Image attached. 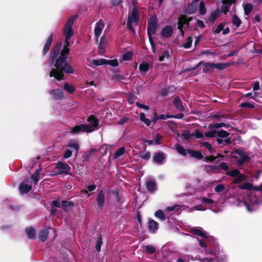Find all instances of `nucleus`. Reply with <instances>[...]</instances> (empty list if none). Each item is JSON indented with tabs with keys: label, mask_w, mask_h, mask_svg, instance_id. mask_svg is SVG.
<instances>
[{
	"label": "nucleus",
	"mask_w": 262,
	"mask_h": 262,
	"mask_svg": "<svg viewBox=\"0 0 262 262\" xmlns=\"http://www.w3.org/2000/svg\"><path fill=\"white\" fill-rule=\"evenodd\" d=\"M76 16L69 18L63 28V34L65 36L64 46L60 52V56L57 58L61 46V42L57 45L50 53L49 66L52 67L50 72V77H54L57 80L63 79V73L73 74L74 70L67 62L66 60L69 53V47L70 45L69 39L73 35L72 26L76 19Z\"/></svg>",
	"instance_id": "obj_1"
},
{
	"label": "nucleus",
	"mask_w": 262,
	"mask_h": 262,
	"mask_svg": "<svg viewBox=\"0 0 262 262\" xmlns=\"http://www.w3.org/2000/svg\"><path fill=\"white\" fill-rule=\"evenodd\" d=\"M192 232L199 236L196 237L199 247L190 250L195 255V260L198 262H227V256L212 242V237L206 236L200 228L192 229Z\"/></svg>",
	"instance_id": "obj_2"
},
{
	"label": "nucleus",
	"mask_w": 262,
	"mask_h": 262,
	"mask_svg": "<svg viewBox=\"0 0 262 262\" xmlns=\"http://www.w3.org/2000/svg\"><path fill=\"white\" fill-rule=\"evenodd\" d=\"M240 189L250 190L246 194L233 196L235 201H232V198L227 197L229 202L237 206H244L247 211L252 212L262 205V186L253 187L250 183H245L238 186Z\"/></svg>",
	"instance_id": "obj_3"
},
{
	"label": "nucleus",
	"mask_w": 262,
	"mask_h": 262,
	"mask_svg": "<svg viewBox=\"0 0 262 262\" xmlns=\"http://www.w3.org/2000/svg\"><path fill=\"white\" fill-rule=\"evenodd\" d=\"M89 124H80L73 127L70 133L77 135L82 133H91L98 128V120L94 116H91L88 118Z\"/></svg>",
	"instance_id": "obj_4"
},
{
	"label": "nucleus",
	"mask_w": 262,
	"mask_h": 262,
	"mask_svg": "<svg viewBox=\"0 0 262 262\" xmlns=\"http://www.w3.org/2000/svg\"><path fill=\"white\" fill-rule=\"evenodd\" d=\"M138 20L139 15L138 12L135 9H134L132 11L131 14L128 17L127 22V27L128 29L134 32L133 25L136 26L137 25L138 23Z\"/></svg>",
	"instance_id": "obj_5"
},
{
	"label": "nucleus",
	"mask_w": 262,
	"mask_h": 262,
	"mask_svg": "<svg viewBox=\"0 0 262 262\" xmlns=\"http://www.w3.org/2000/svg\"><path fill=\"white\" fill-rule=\"evenodd\" d=\"M191 20V18L189 17H187L185 15H181L179 17L178 23V29L180 30V31L181 33V35L182 36L184 35V31H183V29L186 28L188 27V23Z\"/></svg>",
	"instance_id": "obj_6"
},
{
	"label": "nucleus",
	"mask_w": 262,
	"mask_h": 262,
	"mask_svg": "<svg viewBox=\"0 0 262 262\" xmlns=\"http://www.w3.org/2000/svg\"><path fill=\"white\" fill-rule=\"evenodd\" d=\"M157 27V19L155 16L151 17L148 22L147 34L148 36L156 33Z\"/></svg>",
	"instance_id": "obj_7"
},
{
	"label": "nucleus",
	"mask_w": 262,
	"mask_h": 262,
	"mask_svg": "<svg viewBox=\"0 0 262 262\" xmlns=\"http://www.w3.org/2000/svg\"><path fill=\"white\" fill-rule=\"evenodd\" d=\"M55 169L58 171L54 174H68L70 171L69 165L62 162L59 161L56 165Z\"/></svg>",
	"instance_id": "obj_8"
},
{
	"label": "nucleus",
	"mask_w": 262,
	"mask_h": 262,
	"mask_svg": "<svg viewBox=\"0 0 262 262\" xmlns=\"http://www.w3.org/2000/svg\"><path fill=\"white\" fill-rule=\"evenodd\" d=\"M32 189V182L29 178L26 179L22 182L19 186V190L21 194L27 193Z\"/></svg>",
	"instance_id": "obj_9"
},
{
	"label": "nucleus",
	"mask_w": 262,
	"mask_h": 262,
	"mask_svg": "<svg viewBox=\"0 0 262 262\" xmlns=\"http://www.w3.org/2000/svg\"><path fill=\"white\" fill-rule=\"evenodd\" d=\"M104 26L105 24L102 19H99V20L96 24L94 29V33L97 40H98L99 37L101 34Z\"/></svg>",
	"instance_id": "obj_10"
},
{
	"label": "nucleus",
	"mask_w": 262,
	"mask_h": 262,
	"mask_svg": "<svg viewBox=\"0 0 262 262\" xmlns=\"http://www.w3.org/2000/svg\"><path fill=\"white\" fill-rule=\"evenodd\" d=\"M211 194H208V197H203L201 198L202 203L206 206V207L209 208L212 206H215L217 204V202L211 199Z\"/></svg>",
	"instance_id": "obj_11"
},
{
	"label": "nucleus",
	"mask_w": 262,
	"mask_h": 262,
	"mask_svg": "<svg viewBox=\"0 0 262 262\" xmlns=\"http://www.w3.org/2000/svg\"><path fill=\"white\" fill-rule=\"evenodd\" d=\"M173 32V28L171 26H166L161 31V34L162 37L169 38L172 35Z\"/></svg>",
	"instance_id": "obj_12"
},
{
	"label": "nucleus",
	"mask_w": 262,
	"mask_h": 262,
	"mask_svg": "<svg viewBox=\"0 0 262 262\" xmlns=\"http://www.w3.org/2000/svg\"><path fill=\"white\" fill-rule=\"evenodd\" d=\"M49 93L52 95L53 98L56 100L62 99L64 97L63 91L60 89L51 90Z\"/></svg>",
	"instance_id": "obj_13"
},
{
	"label": "nucleus",
	"mask_w": 262,
	"mask_h": 262,
	"mask_svg": "<svg viewBox=\"0 0 262 262\" xmlns=\"http://www.w3.org/2000/svg\"><path fill=\"white\" fill-rule=\"evenodd\" d=\"M235 1L236 0H222L223 5L221 8V11L225 14H227L230 6L233 4Z\"/></svg>",
	"instance_id": "obj_14"
},
{
	"label": "nucleus",
	"mask_w": 262,
	"mask_h": 262,
	"mask_svg": "<svg viewBox=\"0 0 262 262\" xmlns=\"http://www.w3.org/2000/svg\"><path fill=\"white\" fill-rule=\"evenodd\" d=\"M51 230H52L51 228H46L40 230L38 235L39 240L42 242H45L48 236L49 231Z\"/></svg>",
	"instance_id": "obj_15"
},
{
	"label": "nucleus",
	"mask_w": 262,
	"mask_h": 262,
	"mask_svg": "<svg viewBox=\"0 0 262 262\" xmlns=\"http://www.w3.org/2000/svg\"><path fill=\"white\" fill-rule=\"evenodd\" d=\"M165 157L166 155L164 153L162 152H159L154 155L153 160L154 162L157 164H163Z\"/></svg>",
	"instance_id": "obj_16"
},
{
	"label": "nucleus",
	"mask_w": 262,
	"mask_h": 262,
	"mask_svg": "<svg viewBox=\"0 0 262 262\" xmlns=\"http://www.w3.org/2000/svg\"><path fill=\"white\" fill-rule=\"evenodd\" d=\"M53 38V34L52 33L49 36L43 48V54L45 55L49 51Z\"/></svg>",
	"instance_id": "obj_17"
},
{
	"label": "nucleus",
	"mask_w": 262,
	"mask_h": 262,
	"mask_svg": "<svg viewBox=\"0 0 262 262\" xmlns=\"http://www.w3.org/2000/svg\"><path fill=\"white\" fill-rule=\"evenodd\" d=\"M146 187L150 192H154L156 189V184L154 180L148 179L146 182Z\"/></svg>",
	"instance_id": "obj_18"
},
{
	"label": "nucleus",
	"mask_w": 262,
	"mask_h": 262,
	"mask_svg": "<svg viewBox=\"0 0 262 262\" xmlns=\"http://www.w3.org/2000/svg\"><path fill=\"white\" fill-rule=\"evenodd\" d=\"M139 71L142 75H145L149 69V64L145 61L140 64L139 67Z\"/></svg>",
	"instance_id": "obj_19"
},
{
	"label": "nucleus",
	"mask_w": 262,
	"mask_h": 262,
	"mask_svg": "<svg viewBox=\"0 0 262 262\" xmlns=\"http://www.w3.org/2000/svg\"><path fill=\"white\" fill-rule=\"evenodd\" d=\"M173 104L178 111H183L184 110V107L179 97H176L174 98Z\"/></svg>",
	"instance_id": "obj_20"
},
{
	"label": "nucleus",
	"mask_w": 262,
	"mask_h": 262,
	"mask_svg": "<svg viewBox=\"0 0 262 262\" xmlns=\"http://www.w3.org/2000/svg\"><path fill=\"white\" fill-rule=\"evenodd\" d=\"M148 227L151 232H155L158 229V223L153 220L148 221Z\"/></svg>",
	"instance_id": "obj_21"
},
{
	"label": "nucleus",
	"mask_w": 262,
	"mask_h": 262,
	"mask_svg": "<svg viewBox=\"0 0 262 262\" xmlns=\"http://www.w3.org/2000/svg\"><path fill=\"white\" fill-rule=\"evenodd\" d=\"M104 194L102 190H101L98 194L97 197V203L98 206L101 208L103 206L104 202Z\"/></svg>",
	"instance_id": "obj_22"
},
{
	"label": "nucleus",
	"mask_w": 262,
	"mask_h": 262,
	"mask_svg": "<svg viewBox=\"0 0 262 262\" xmlns=\"http://www.w3.org/2000/svg\"><path fill=\"white\" fill-rule=\"evenodd\" d=\"M187 154L191 157H193L196 159H201L203 158V156L201 152L199 151H195L191 149L187 150Z\"/></svg>",
	"instance_id": "obj_23"
},
{
	"label": "nucleus",
	"mask_w": 262,
	"mask_h": 262,
	"mask_svg": "<svg viewBox=\"0 0 262 262\" xmlns=\"http://www.w3.org/2000/svg\"><path fill=\"white\" fill-rule=\"evenodd\" d=\"M238 153L239 154L240 157L237 159L236 163L238 166H240L247 161L249 159V157L244 154L243 151L241 152H238Z\"/></svg>",
	"instance_id": "obj_24"
},
{
	"label": "nucleus",
	"mask_w": 262,
	"mask_h": 262,
	"mask_svg": "<svg viewBox=\"0 0 262 262\" xmlns=\"http://www.w3.org/2000/svg\"><path fill=\"white\" fill-rule=\"evenodd\" d=\"M251 144L252 145H256V147H254V148L256 150H261V145H262V142L260 140H259L257 138H253L251 140Z\"/></svg>",
	"instance_id": "obj_25"
},
{
	"label": "nucleus",
	"mask_w": 262,
	"mask_h": 262,
	"mask_svg": "<svg viewBox=\"0 0 262 262\" xmlns=\"http://www.w3.org/2000/svg\"><path fill=\"white\" fill-rule=\"evenodd\" d=\"M105 37L102 36L100 38V43L98 45V51L100 54L103 55L104 53V46H105Z\"/></svg>",
	"instance_id": "obj_26"
},
{
	"label": "nucleus",
	"mask_w": 262,
	"mask_h": 262,
	"mask_svg": "<svg viewBox=\"0 0 262 262\" xmlns=\"http://www.w3.org/2000/svg\"><path fill=\"white\" fill-rule=\"evenodd\" d=\"M243 6L245 15H248L251 11L253 10V6L250 3L243 4Z\"/></svg>",
	"instance_id": "obj_27"
},
{
	"label": "nucleus",
	"mask_w": 262,
	"mask_h": 262,
	"mask_svg": "<svg viewBox=\"0 0 262 262\" xmlns=\"http://www.w3.org/2000/svg\"><path fill=\"white\" fill-rule=\"evenodd\" d=\"M180 208V206L178 205L171 207H167L165 209V211L166 214L170 216L171 215V214L170 213V212L172 211L176 212L179 210Z\"/></svg>",
	"instance_id": "obj_28"
},
{
	"label": "nucleus",
	"mask_w": 262,
	"mask_h": 262,
	"mask_svg": "<svg viewBox=\"0 0 262 262\" xmlns=\"http://www.w3.org/2000/svg\"><path fill=\"white\" fill-rule=\"evenodd\" d=\"M213 69V63L207 62L204 64L203 70L204 72L209 73L212 71Z\"/></svg>",
	"instance_id": "obj_29"
},
{
	"label": "nucleus",
	"mask_w": 262,
	"mask_h": 262,
	"mask_svg": "<svg viewBox=\"0 0 262 262\" xmlns=\"http://www.w3.org/2000/svg\"><path fill=\"white\" fill-rule=\"evenodd\" d=\"M26 232L28 237L30 239H34L35 237V231L34 229L32 227L27 228L26 229Z\"/></svg>",
	"instance_id": "obj_30"
},
{
	"label": "nucleus",
	"mask_w": 262,
	"mask_h": 262,
	"mask_svg": "<svg viewBox=\"0 0 262 262\" xmlns=\"http://www.w3.org/2000/svg\"><path fill=\"white\" fill-rule=\"evenodd\" d=\"M190 259L194 260L195 256H191L190 255H185L182 257L178 259L177 262H188Z\"/></svg>",
	"instance_id": "obj_31"
},
{
	"label": "nucleus",
	"mask_w": 262,
	"mask_h": 262,
	"mask_svg": "<svg viewBox=\"0 0 262 262\" xmlns=\"http://www.w3.org/2000/svg\"><path fill=\"white\" fill-rule=\"evenodd\" d=\"M243 97L246 98H250L251 99H254L257 102H259V101L258 100V93L257 92H254V93H248L245 94L243 95Z\"/></svg>",
	"instance_id": "obj_32"
},
{
	"label": "nucleus",
	"mask_w": 262,
	"mask_h": 262,
	"mask_svg": "<svg viewBox=\"0 0 262 262\" xmlns=\"http://www.w3.org/2000/svg\"><path fill=\"white\" fill-rule=\"evenodd\" d=\"M175 148L179 153L183 156H186L187 154V150H186L185 148L180 145L179 144H176L175 145Z\"/></svg>",
	"instance_id": "obj_33"
},
{
	"label": "nucleus",
	"mask_w": 262,
	"mask_h": 262,
	"mask_svg": "<svg viewBox=\"0 0 262 262\" xmlns=\"http://www.w3.org/2000/svg\"><path fill=\"white\" fill-rule=\"evenodd\" d=\"M140 120L144 122L145 125L147 126L151 124V121L145 117V114L142 113L140 114Z\"/></svg>",
	"instance_id": "obj_34"
},
{
	"label": "nucleus",
	"mask_w": 262,
	"mask_h": 262,
	"mask_svg": "<svg viewBox=\"0 0 262 262\" xmlns=\"http://www.w3.org/2000/svg\"><path fill=\"white\" fill-rule=\"evenodd\" d=\"M229 64L226 63H213L214 68L219 70H223L229 66Z\"/></svg>",
	"instance_id": "obj_35"
},
{
	"label": "nucleus",
	"mask_w": 262,
	"mask_h": 262,
	"mask_svg": "<svg viewBox=\"0 0 262 262\" xmlns=\"http://www.w3.org/2000/svg\"><path fill=\"white\" fill-rule=\"evenodd\" d=\"M192 37L190 36L188 37L183 44V47L185 49H189L191 47L192 43Z\"/></svg>",
	"instance_id": "obj_36"
},
{
	"label": "nucleus",
	"mask_w": 262,
	"mask_h": 262,
	"mask_svg": "<svg viewBox=\"0 0 262 262\" xmlns=\"http://www.w3.org/2000/svg\"><path fill=\"white\" fill-rule=\"evenodd\" d=\"M256 104L253 102H245L240 104L241 107H247L253 108L255 107Z\"/></svg>",
	"instance_id": "obj_37"
},
{
	"label": "nucleus",
	"mask_w": 262,
	"mask_h": 262,
	"mask_svg": "<svg viewBox=\"0 0 262 262\" xmlns=\"http://www.w3.org/2000/svg\"><path fill=\"white\" fill-rule=\"evenodd\" d=\"M92 63L97 66L105 65L106 63V59L104 58L94 59L92 61Z\"/></svg>",
	"instance_id": "obj_38"
},
{
	"label": "nucleus",
	"mask_w": 262,
	"mask_h": 262,
	"mask_svg": "<svg viewBox=\"0 0 262 262\" xmlns=\"http://www.w3.org/2000/svg\"><path fill=\"white\" fill-rule=\"evenodd\" d=\"M155 215L157 217L160 219L162 221L165 220V215L163 211L162 210H157L155 212Z\"/></svg>",
	"instance_id": "obj_39"
},
{
	"label": "nucleus",
	"mask_w": 262,
	"mask_h": 262,
	"mask_svg": "<svg viewBox=\"0 0 262 262\" xmlns=\"http://www.w3.org/2000/svg\"><path fill=\"white\" fill-rule=\"evenodd\" d=\"M125 152V148L124 147H121L118 150H117L114 154V158L117 159L122 156Z\"/></svg>",
	"instance_id": "obj_40"
},
{
	"label": "nucleus",
	"mask_w": 262,
	"mask_h": 262,
	"mask_svg": "<svg viewBox=\"0 0 262 262\" xmlns=\"http://www.w3.org/2000/svg\"><path fill=\"white\" fill-rule=\"evenodd\" d=\"M232 23L233 25L235 26L236 28H237L240 26L241 21L236 15H233L232 17Z\"/></svg>",
	"instance_id": "obj_41"
},
{
	"label": "nucleus",
	"mask_w": 262,
	"mask_h": 262,
	"mask_svg": "<svg viewBox=\"0 0 262 262\" xmlns=\"http://www.w3.org/2000/svg\"><path fill=\"white\" fill-rule=\"evenodd\" d=\"M230 134L224 130H216V137H219L221 138H227L229 136Z\"/></svg>",
	"instance_id": "obj_42"
},
{
	"label": "nucleus",
	"mask_w": 262,
	"mask_h": 262,
	"mask_svg": "<svg viewBox=\"0 0 262 262\" xmlns=\"http://www.w3.org/2000/svg\"><path fill=\"white\" fill-rule=\"evenodd\" d=\"M105 64L109 65L113 67H116L118 66L119 63H118V61L117 59H112V60L106 59Z\"/></svg>",
	"instance_id": "obj_43"
},
{
	"label": "nucleus",
	"mask_w": 262,
	"mask_h": 262,
	"mask_svg": "<svg viewBox=\"0 0 262 262\" xmlns=\"http://www.w3.org/2000/svg\"><path fill=\"white\" fill-rule=\"evenodd\" d=\"M64 89L70 94L73 93L75 90V87L73 85L67 83H64Z\"/></svg>",
	"instance_id": "obj_44"
},
{
	"label": "nucleus",
	"mask_w": 262,
	"mask_h": 262,
	"mask_svg": "<svg viewBox=\"0 0 262 262\" xmlns=\"http://www.w3.org/2000/svg\"><path fill=\"white\" fill-rule=\"evenodd\" d=\"M31 179L33 180L35 184H36L39 180V170H36L35 172L32 174Z\"/></svg>",
	"instance_id": "obj_45"
},
{
	"label": "nucleus",
	"mask_w": 262,
	"mask_h": 262,
	"mask_svg": "<svg viewBox=\"0 0 262 262\" xmlns=\"http://www.w3.org/2000/svg\"><path fill=\"white\" fill-rule=\"evenodd\" d=\"M68 146L71 148H73L76 150H78L79 149V145L77 142L74 140L69 141Z\"/></svg>",
	"instance_id": "obj_46"
},
{
	"label": "nucleus",
	"mask_w": 262,
	"mask_h": 262,
	"mask_svg": "<svg viewBox=\"0 0 262 262\" xmlns=\"http://www.w3.org/2000/svg\"><path fill=\"white\" fill-rule=\"evenodd\" d=\"M218 17V13L217 12L214 11L211 13L210 16L208 18V20L211 23H213L215 19Z\"/></svg>",
	"instance_id": "obj_47"
},
{
	"label": "nucleus",
	"mask_w": 262,
	"mask_h": 262,
	"mask_svg": "<svg viewBox=\"0 0 262 262\" xmlns=\"http://www.w3.org/2000/svg\"><path fill=\"white\" fill-rule=\"evenodd\" d=\"M225 189V185L223 184H220L216 185L214 188V191L219 193L224 191Z\"/></svg>",
	"instance_id": "obj_48"
},
{
	"label": "nucleus",
	"mask_w": 262,
	"mask_h": 262,
	"mask_svg": "<svg viewBox=\"0 0 262 262\" xmlns=\"http://www.w3.org/2000/svg\"><path fill=\"white\" fill-rule=\"evenodd\" d=\"M199 12H200V13L202 15L205 14L206 12V8L205 6V3L203 1H201L200 3Z\"/></svg>",
	"instance_id": "obj_49"
},
{
	"label": "nucleus",
	"mask_w": 262,
	"mask_h": 262,
	"mask_svg": "<svg viewBox=\"0 0 262 262\" xmlns=\"http://www.w3.org/2000/svg\"><path fill=\"white\" fill-rule=\"evenodd\" d=\"M246 178H247V177L245 175H244L243 174H241V173H240V172H239V174L235 178L234 181H235V182L239 183V182L245 180L246 179Z\"/></svg>",
	"instance_id": "obj_50"
},
{
	"label": "nucleus",
	"mask_w": 262,
	"mask_h": 262,
	"mask_svg": "<svg viewBox=\"0 0 262 262\" xmlns=\"http://www.w3.org/2000/svg\"><path fill=\"white\" fill-rule=\"evenodd\" d=\"M132 58V54L130 52L125 53L122 57L123 61L130 60Z\"/></svg>",
	"instance_id": "obj_51"
},
{
	"label": "nucleus",
	"mask_w": 262,
	"mask_h": 262,
	"mask_svg": "<svg viewBox=\"0 0 262 262\" xmlns=\"http://www.w3.org/2000/svg\"><path fill=\"white\" fill-rule=\"evenodd\" d=\"M150 156H151V154H150V152L149 151H147V152L143 151V152H141V154H140V157L144 160H147L149 159V158H150Z\"/></svg>",
	"instance_id": "obj_52"
},
{
	"label": "nucleus",
	"mask_w": 262,
	"mask_h": 262,
	"mask_svg": "<svg viewBox=\"0 0 262 262\" xmlns=\"http://www.w3.org/2000/svg\"><path fill=\"white\" fill-rule=\"evenodd\" d=\"M73 203L71 202L68 201H63L62 202V208L63 209L66 211H68V207L70 206H73Z\"/></svg>",
	"instance_id": "obj_53"
},
{
	"label": "nucleus",
	"mask_w": 262,
	"mask_h": 262,
	"mask_svg": "<svg viewBox=\"0 0 262 262\" xmlns=\"http://www.w3.org/2000/svg\"><path fill=\"white\" fill-rule=\"evenodd\" d=\"M102 244V242L101 236L99 235V236L98 237V239L96 245V249L98 252H99L100 251Z\"/></svg>",
	"instance_id": "obj_54"
},
{
	"label": "nucleus",
	"mask_w": 262,
	"mask_h": 262,
	"mask_svg": "<svg viewBox=\"0 0 262 262\" xmlns=\"http://www.w3.org/2000/svg\"><path fill=\"white\" fill-rule=\"evenodd\" d=\"M239 171L238 169H234L227 172V174L232 177H235L239 174Z\"/></svg>",
	"instance_id": "obj_55"
},
{
	"label": "nucleus",
	"mask_w": 262,
	"mask_h": 262,
	"mask_svg": "<svg viewBox=\"0 0 262 262\" xmlns=\"http://www.w3.org/2000/svg\"><path fill=\"white\" fill-rule=\"evenodd\" d=\"M145 249L146 252L150 254H153L155 252V250H156L154 246H151V245L146 246L145 247Z\"/></svg>",
	"instance_id": "obj_56"
},
{
	"label": "nucleus",
	"mask_w": 262,
	"mask_h": 262,
	"mask_svg": "<svg viewBox=\"0 0 262 262\" xmlns=\"http://www.w3.org/2000/svg\"><path fill=\"white\" fill-rule=\"evenodd\" d=\"M204 146L209 150V151L210 152V153H212L214 152V148L212 147V145L208 142H204L203 143Z\"/></svg>",
	"instance_id": "obj_57"
},
{
	"label": "nucleus",
	"mask_w": 262,
	"mask_h": 262,
	"mask_svg": "<svg viewBox=\"0 0 262 262\" xmlns=\"http://www.w3.org/2000/svg\"><path fill=\"white\" fill-rule=\"evenodd\" d=\"M182 136L184 138V139H185L186 140H188L192 136V135H191L190 134L189 130H184L182 133Z\"/></svg>",
	"instance_id": "obj_58"
},
{
	"label": "nucleus",
	"mask_w": 262,
	"mask_h": 262,
	"mask_svg": "<svg viewBox=\"0 0 262 262\" xmlns=\"http://www.w3.org/2000/svg\"><path fill=\"white\" fill-rule=\"evenodd\" d=\"M216 137V130H210L205 134V137Z\"/></svg>",
	"instance_id": "obj_59"
},
{
	"label": "nucleus",
	"mask_w": 262,
	"mask_h": 262,
	"mask_svg": "<svg viewBox=\"0 0 262 262\" xmlns=\"http://www.w3.org/2000/svg\"><path fill=\"white\" fill-rule=\"evenodd\" d=\"M109 149V146L107 145H103L100 146L99 150L100 152L103 154L105 155L107 150Z\"/></svg>",
	"instance_id": "obj_60"
},
{
	"label": "nucleus",
	"mask_w": 262,
	"mask_h": 262,
	"mask_svg": "<svg viewBox=\"0 0 262 262\" xmlns=\"http://www.w3.org/2000/svg\"><path fill=\"white\" fill-rule=\"evenodd\" d=\"M192 136H195L197 138H202L205 137V134L204 135L198 129L195 130L194 133Z\"/></svg>",
	"instance_id": "obj_61"
},
{
	"label": "nucleus",
	"mask_w": 262,
	"mask_h": 262,
	"mask_svg": "<svg viewBox=\"0 0 262 262\" xmlns=\"http://www.w3.org/2000/svg\"><path fill=\"white\" fill-rule=\"evenodd\" d=\"M195 9V7L193 4H191L188 6L186 11L188 13H192Z\"/></svg>",
	"instance_id": "obj_62"
},
{
	"label": "nucleus",
	"mask_w": 262,
	"mask_h": 262,
	"mask_svg": "<svg viewBox=\"0 0 262 262\" xmlns=\"http://www.w3.org/2000/svg\"><path fill=\"white\" fill-rule=\"evenodd\" d=\"M204 205L202 203V204L195 206L193 207V208L194 210H200V211L205 210L207 209V207H204Z\"/></svg>",
	"instance_id": "obj_63"
},
{
	"label": "nucleus",
	"mask_w": 262,
	"mask_h": 262,
	"mask_svg": "<svg viewBox=\"0 0 262 262\" xmlns=\"http://www.w3.org/2000/svg\"><path fill=\"white\" fill-rule=\"evenodd\" d=\"M219 166L221 169H222L224 170H227L228 169V166L227 163L225 162L220 163Z\"/></svg>",
	"instance_id": "obj_64"
}]
</instances>
